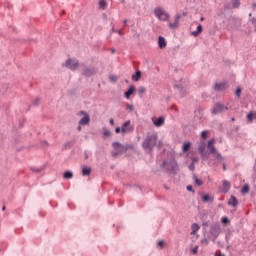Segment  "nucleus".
Here are the masks:
<instances>
[{
	"mask_svg": "<svg viewBox=\"0 0 256 256\" xmlns=\"http://www.w3.org/2000/svg\"><path fill=\"white\" fill-rule=\"evenodd\" d=\"M157 245L160 249H163V247H165V241L160 240Z\"/></svg>",
	"mask_w": 256,
	"mask_h": 256,
	"instance_id": "c9c22d12",
	"label": "nucleus"
},
{
	"mask_svg": "<svg viewBox=\"0 0 256 256\" xmlns=\"http://www.w3.org/2000/svg\"><path fill=\"white\" fill-rule=\"evenodd\" d=\"M197 161H199V158H195V157L192 158V163L193 164L197 163Z\"/></svg>",
	"mask_w": 256,
	"mask_h": 256,
	"instance_id": "de8ad7c7",
	"label": "nucleus"
},
{
	"mask_svg": "<svg viewBox=\"0 0 256 256\" xmlns=\"http://www.w3.org/2000/svg\"><path fill=\"white\" fill-rule=\"evenodd\" d=\"M197 251H199V247H198V246H196V247H194V248L192 249V253H193L194 255H197Z\"/></svg>",
	"mask_w": 256,
	"mask_h": 256,
	"instance_id": "ea45409f",
	"label": "nucleus"
},
{
	"mask_svg": "<svg viewBox=\"0 0 256 256\" xmlns=\"http://www.w3.org/2000/svg\"><path fill=\"white\" fill-rule=\"evenodd\" d=\"M116 33H118V35H123V31L121 30H116Z\"/></svg>",
	"mask_w": 256,
	"mask_h": 256,
	"instance_id": "864d4df0",
	"label": "nucleus"
},
{
	"mask_svg": "<svg viewBox=\"0 0 256 256\" xmlns=\"http://www.w3.org/2000/svg\"><path fill=\"white\" fill-rule=\"evenodd\" d=\"M112 146L115 150V152L112 153L113 157H117L118 155H121V153H125V151H127V147L123 146V144L119 142H114Z\"/></svg>",
	"mask_w": 256,
	"mask_h": 256,
	"instance_id": "0eeeda50",
	"label": "nucleus"
},
{
	"mask_svg": "<svg viewBox=\"0 0 256 256\" xmlns=\"http://www.w3.org/2000/svg\"><path fill=\"white\" fill-rule=\"evenodd\" d=\"M126 109H128L129 111H135V107L131 104H127Z\"/></svg>",
	"mask_w": 256,
	"mask_h": 256,
	"instance_id": "e433bc0d",
	"label": "nucleus"
},
{
	"mask_svg": "<svg viewBox=\"0 0 256 256\" xmlns=\"http://www.w3.org/2000/svg\"><path fill=\"white\" fill-rule=\"evenodd\" d=\"M103 135H104V137H111V131H109V129H107V128H104Z\"/></svg>",
	"mask_w": 256,
	"mask_h": 256,
	"instance_id": "c756f323",
	"label": "nucleus"
},
{
	"mask_svg": "<svg viewBox=\"0 0 256 256\" xmlns=\"http://www.w3.org/2000/svg\"><path fill=\"white\" fill-rule=\"evenodd\" d=\"M81 67H83L82 75H84V77H91L97 73V69L95 67H87L83 64H81Z\"/></svg>",
	"mask_w": 256,
	"mask_h": 256,
	"instance_id": "1a4fd4ad",
	"label": "nucleus"
},
{
	"mask_svg": "<svg viewBox=\"0 0 256 256\" xmlns=\"http://www.w3.org/2000/svg\"><path fill=\"white\" fill-rule=\"evenodd\" d=\"M78 117H82L79 121V125H89V123H91V116H89V114L85 111H79L77 113Z\"/></svg>",
	"mask_w": 256,
	"mask_h": 256,
	"instance_id": "423d86ee",
	"label": "nucleus"
},
{
	"mask_svg": "<svg viewBox=\"0 0 256 256\" xmlns=\"http://www.w3.org/2000/svg\"><path fill=\"white\" fill-rule=\"evenodd\" d=\"M111 25H112V29H111L110 33H117V30H115V25H113V23Z\"/></svg>",
	"mask_w": 256,
	"mask_h": 256,
	"instance_id": "79ce46f5",
	"label": "nucleus"
},
{
	"mask_svg": "<svg viewBox=\"0 0 256 256\" xmlns=\"http://www.w3.org/2000/svg\"><path fill=\"white\" fill-rule=\"evenodd\" d=\"M181 17H182L181 14H176L175 21L174 22H169L168 27L170 29H177V27H179V21H180Z\"/></svg>",
	"mask_w": 256,
	"mask_h": 256,
	"instance_id": "f8f14e48",
	"label": "nucleus"
},
{
	"mask_svg": "<svg viewBox=\"0 0 256 256\" xmlns=\"http://www.w3.org/2000/svg\"><path fill=\"white\" fill-rule=\"evenodd\" d=\"M208 133H209V132H207V131H203V132L201 133L202 139H207Z\"/></svg>",
	"mask_w": 256,
	"mask_h": 256,
	"instance_id": "4c0bfd02",
	"label": "nucleus"
},
{
	"mask_svg": "<svg viewBox=\"0 0 256 256\" xmlns=\"http://www.w3.org/2000/svg\"><path fill=\"white\" fill-rule=\"evenodd\" d=\"M109 123H110V125L113 126V125H115V120H114L113 118H111L110 121H109Z\"/></svg>",
	"mask_w": 256,
	"mask_h": 256,
	"instance_id": "8fccbe9b",
	"label": "nucleus"
},
{
	"mask_svg": "<svg viewBox=\"0 0 256 256\" xmlns=\"http://www.w3.org/2000/svg\"><path fill=\"white\" fill-rule=\"evenodd\" d=\"M64 179H73V172L71 171H66L64 173Z\"/></svg>",
	"mask_w": 256,
	"mask_h": 256,
	"instance_id": "bb28decb",
	"label": "nucleus"
},
{
	"mask_svg": "<svg viewBox=\"0 0 256 256\" xmlns=\"http://www.w3.org/2000/svg\"><path fill=\"white\" fill-rule=\"evenodd\" d=\"M229 107L224 106L221 103H217L214 105L213 109H212V115H219V113H223V111H228Z\"/></svg>",
	"mask_w": 256,
	"mask_h": 256,
	"instance_id": "9d476101",
	"label": "nucleus"
},
{
	"mask_svg": "<svg viewBox=\"0 0 256 256\" xmlns=\"http://www.w3.org/2000/svg\"><path fill=\"white\" fill-rule=\"evenodd\" d=\"M207 149L209 153L216 157L218 163H222L223 156L221 155V153H219V151H217V148H215V139H211L208 141Z\"/></svg>",
	"mask_w": 256,
	"mask_h": 256,
	"instance_id": "f03ea898",
	"label": "nucleus"
},
{
	"mask_svg": "<svg viewBox=\"0 0 256 256\" xmlns=\"http://www.w3.org/2000/svg\"><path fill=\"white\" fill-rule=\"evenodd\" d=\"M203 33V26L200 24L197 26V29L192 32L193 37H199Z\"/></svg>",
	"mask_w": 256,
	"mask_h": 256,
	"instance_id": "f3484780",
	"label": "nucleus"
},
{
	"mask_svg": "<svg viewBox=\"0 0 256 256\" xmlns=\"http://www.w3.org/2000/svg\"><path fill=\"white\" fill-rule=\"evenodd\" d=\"M110 79H111L112 81H117V77H116V76H111Z\"/></svg>",
	"mask_w": 256,
	"mask_h": 256,
	"instance_id": "603ef678",
	"label": "nucleus"
},
{
	"mask_svg": "<svg viewBox=\"0 0 256 256\" xmlns=\"http://www.w3.org/2000/svg\"><path fill=\"white\" fill-rule=\"evenodd\" d=\"M153 124L155 125V127H163V125H165V118L159 117L158 119L153 121Z\"/></svg>",
	"mask_w": 256,
	"mask_h": 256,
	"instance_id": "2eb2a0df",
	"label": "nucleus"
},
{
	"mask_svg": "<svg viewBox=\"0 0 256 256\" xmlns=\"http://www.w3.org/2000/svg\"><path fill=\"white\" fill-rule=\"evenodd\" d=\"M210 233L214 237H218L219 233H221V226H219V224L212 225L211 228H210Z\"/></svg>",
	"mask_w": 256,
	"mask_h": 256,
	"instance_id": "ddd939ff",
	"label": "nucleus"
},
{
	"mask_svg": "<svg viewBox=\"0 0 256 256\" xmlns=\"http://www.w3.org/2000/svg\"><path fill=\"white\" fill-rule=\"evenodd\" d=\"M199 229H201V227L197 224V223H194L191 225V234L192 235H195V233H197V231H199Z\"/></svg>",
	"mask_w": 256,
	"mask_h": 256,
	"instance_id": "4be33fe9",
	"label": "nucleus"
},
{
	"mask_svg": "<svg viewBox=\"0 0 256 256\" xmlns=\"http://www.w3.org/2000/svg\"><path fill=\"white\" fill-rule=\"evenodd\" d=\"M138 93H139V95H143V94L147 93V88H145V87H140V88L138 89Z\"/></svg>",
	"mask_w": 256,
	"mask_h": 256,
	"instance_id": "7c9ffc66",
	"label": "nucleus"
},
{
	"mask_svg": "<svg viewBox=\"0 0 256 256\" xmlns=\"http://www.w3.org/2000/svg\"><path fill=\"white\" fill-rule=\"evenodd\" d=\"M82 175H83V177H87V176L91 175V168L84 166L82 168Z\"/></svg>",
	"mask_w": 256,
	"mask_h": 256,
	"instance_id": "412c9836",
	"label": "nucleus"
},
{
	"mask_svg": "<svg viewBox=\"0 0 256 256\" xmlns=\"http://www.w3.org/2000/svg\"><path fill=\"white\" fill-rule=\"evenodd\" d=\"M252 8H253V9H256V3H253V4H252Z\"/></svg>",
	"mask_w": 256,
	"mask_h": 256,
	"instance_id": "4d7b16f0",
	"label": "nucleus"
},
{
	"mask_svg": "<svg viewBox=\"0 0 256 256\" xmlns=\"http://www.w3.org/2000/svg\"><path fill=\"white\" fill-rule=\"evenodd\" d=\"M241 87H238L237 89H236V92H235V95H236V97H238V99L239 98H241Z\"/></svg>",
	"mask_w": 256,
	"mask_h": 256,
	"instance_id": "72a5a7b5",
	"label": "nucleus"
},
{
	"mask_svg": "<svg viewBox=\"0 0 256 256\" xmlns=\"http://www.w3.org/2000/svg\"><path fill=\"white\" fill-rule=\"evenodd\" d=\"M231 3H232V6L234 7V9H237V7H239L241 5L239 0H231Z\"/></svg>",
	"mask_w": 256,
	"mask_h": 256,
	"instance_id": "c85d7f7f",
	"label": "nucleus"
},
{
	"mask_svg": "<svg viewBox=\"0 0 256 256\" xmlns=\"http://www.w3.org/2000/svg\"><path fill=\"white\" fill-rule=\"evenodd\" d=\"M251 15H252V14L250 13V14H249V17H251Z\"/></svg>",
	"mask_w": 256,
	"mask_h": 256,
	"instance_id": "338daca9",
	"label": "nucleus"
},
{
	"mask_svg": "<svg viewBox=\"0 0 256 256\" xmlns=\"http://www.w3.org/2000/svg\"><path fill=\"white\" fill-rule=\"evenodd\" d=\"M223 169H224V171L227 169L226 166H225V164H223Z\"/></svg>",
	"mask_w": 256,
	"mask_h": 256,
	"instance_id": "680f3d73",
	"label": "nucleus"
},
{
	"mask_svg": "<svg viewBox=\"0 0 256 256\" xmlns=\"http://www.w3.org/2000/svg\"><path fill=\"white\" fill-rule=\"evenodd\" d=\"M154 14L159 21H169V18L171 17L162 7H156L154 9Z\"/></svg>",
	"mask_w": 256,
	"mask_h": 256,
	"instance_id": "20e7f679",
	"label": "nucleus"
},
{
	"mask_svg": "<svg viewBox=\"0 0 256 256\" xmlns=\"http://www.w3.org/2000/svg\"><path fill=\"white\" fill-rule=\"evenodd\" d=\"M7 207L6 206H3L2 207V211H6Z\"/></svg>",
	"mask_w": 256,
	"mask_h": 256,
	"instance_id": "13d9d810",
	"label": "nucleus"
},
{
	"mask_svg": "<svg viewBox=\"0 0 256 256\" xmlns=\"http://www.w3.org/2000/svg\"><path fill=\"white\" fill-rule=\"evenodd\" d=\"M205 149H207V144H205V141H201L198 145V151L203 161L207 159V152H205Z\"/></svg>",
	"mask_w": 256,
	"mask_h": 256,
	"instance_id": "9b49d317",
	"label": "nucleus"
},
{
	"mask_svg": "<svg viewBox=\"0 0 256 256\" xmlns=\"http://www.w3.org/2000/svg\"><path fill=\"white\" fill-rule=\"evenodd\" d=\"M190 171H195V164L191 163L189 166Z\"/></svg>",
	"mask_w": 256,
	"mask_h": 256,
	"instance_id": "c03bdc74",
	"label": "nucleus"
},
{
	"mask_svg": "<svg viewBox=\"0 0 256 256\" xmlns=\"http://www.w3.org/2000/svg\"><path fill=\"white\" fill-rule=\"evenodd\" d=\"M250 21H251V23H252V25H253V27L256 31V18H252Z\"/></svg>",
	"mask_w": 256,
	"mask_h": 256,
	"instance_id": "58836bf2",
	"label": "nucleus"
},
{
	"mask_svg": "<svg viewBox=\"0 0 256 256\" xmlns=\"http://www.w3.org/2000/svg\"><path fill=\"white\" fill-rule=\"evenodd\" d=\"M232 121H235V118H232Z\"/></svg>",
	"mask_w": 256,
	"mask_h": 256,
	"instance_id": "69168bd1",
	"label": "nucleus"
},
{
	"mask_svg": "<svg viewBox=\"0 0 256 256\" xmlns=\"http://www.w3.org/2000/svg\"><path fill=\"white\" fill-rule=\"evenodd\" d=\"M223 188H224V193H229V190L231 189V183L229 181L224 180L223 181Z\"/></svg>",
	"mask_w": 256,
	"mask_h": 256,
	"instance_id": "aec40b11",
	"label": "nucleus"
},
{
	"mask_svg": "<svg viewBox=\"0 0 256 256\" xmlns=\"http://www.w3.org/2000/svg\"><path fill=\"white\" fill-rule=\"evenodd\" d=\"M209 165H211V162H209Z\"/></svg>",
	"mask_w": 256,
	"mask_h": 256,
	"instance_id": "774afa93",
	"label": "nucleus"
},
{
	"mask_svg": "<svg viewBox=\"0 0 256 256\" xmlns=\"http://www.w3.org/2000/svg\"><path fill=\"white\" fill-rule=\"evenodd\" d=\"M189 149H191V143H189V142L184 143L183 152L187 153V151H189Z\"/></svg>",
	"mask_w": 256,
	"mask_h": 256,
	"instance_id": "b1692460",
	"label": "nucleus"
},
{
	"mask_svg": "<svg viewBox=\"0 0 256 256\" xmlns=\"http://www.w3.org/2000/svg\"><path fill=\"white\" fill-rule=\"evenodd\" d=\"M85 159H89V155L85 154Z\"/></svg>",
	"mask_w": 256,
	"mask_h": 256,
	"instance_id": "052dcab7",
	"label": "nucleus"
},
{
	"mask_svg": "<svg viewBox=\"0 0 256 256\" xmlns=\"http://www.w3.org/2000/svg\"><path fill=\"white\" fill-rule=\"evenodd\" d=\"M202 243H203V245H209V240L203 239V240H202Z\"/></svg>",
	"mask_w": 256,
	"mask_h": 256,
	"instance_id": "49530a36",
	"label": "nucleus"
},
{
	"mask_svg": "<svg viewBox=\"0 0 256 256\" xmlns=\"http://www.w3.org/2000/svg\"><path fill=\"white\" fill-rule=\"evenodd\" d=\"M214 89L216 91H225V89H227V83L225 82L216 83Z\"/></svg>",
	"mask_w": 256,
	"mask_h": 256,
	"instance_id": "4468645a",
	"label": "nucleus"
},
{
	"mask_svg": "<svg viewBox=\"0 0 256 256\" xmlns=\"http://www.w3.org/2000/svg\"><path fill=\"white\" fill-rule=\"evenodd\" d=\"M123 25H124V27L127 25V19H125V20L123 21Z\"/></svg>",
	"mask_w": 256,
	"mask_h": 256,
	"instance_id": "5fc2aeb1",
	"label": "nucleus"
},
{
	"mask_svg": "<svg viewBox=\"0 0 256 256\" xmlns=\"http://www.w3.org/2000/svg\"><path fill=\"white\" fill-rule=\"evenodd\" d=\"M253 119H255V114L253 112H250L247 115V120H248L249 123H253Z\"/></svg>",
	"mask_w": 256,
	"mask_h": 256,
	"instance_id": "a878e982",
	"label": "nucleus"
},
{
	"mask_svg": "<svg viewBox=\"0 0 256 256\" xmlns=\"http://www.w3.org/2000/svg\"><path fill=\"white\" fill-rule=\"evenodd\" d=\"M158 45L160 49H165V47H167V41H165V39L162 36H159Z\"/></svg>",
	"mask_w": 256,
	"mask_h": 256,
	"instance_id": "a211bd4d",
	"label": "nucleus"
},
{
	"mask_svg": "<svg viewBox=\"0 0 256 256\" xmlns=\"http://www.w3.org/2000/svg\"><path fill=\"white\" fill-rule=\"evenodd\" d=\"M228 205H230L231 207H237V205H239V201H237V197L231 196L228 201Z\"/></svg>",
	"mask_w": 256,
	"mask_h": 256,
	"instance_id": "dca6fc26",
	"label": "nucleus"
},
{
	"mask_svg": "<svg viewBox=\"0 0 256 256\" xmlns=\"http://www.w3.org/2000/svg\"><path fill=\"white\" fill-rule=\"evenodd\" d=\"M99 7H100V9H105L107 7V1L106 0H100L99 1Z\"/></svg>",
	"mask_w": 256,
	"mask_h": 256,
	"instance_id": "cd10ccee",
	"label": "nucleus"
},
{
	"mask_svg": "<svg viewBox=\"0 0 256 256\" xmlns=\"http://www.w3.org/2000/svg\"><path fill=\"white\" fill-rule=\"evenodd\" d=\"M163 167L169 173H175V171L179 169V166L177 165V161H175V158L173 157H171L169 160L164 161Z\"/></svg>",
	"mask_w": 256,
	"mask_h": 256,
	"instance_id": "7ed1b4c3",
	"label": "nucleus"
},
{
	"mask_svg": "<svg viewBox=\"0 0 256 256\" xmlns=\"http://www.w3.org/2000/svg\"><path fill=\"white\" fill-rule=\"evenodd\" d=\"M158 138L159 136L157 135V133L147 134L144 141L142 142L143 149L149 152L153 151V147L157 145Z\"/></svg>",
	"mask_w": 256,
	"mask_h": 256,
	"instance_id": "f257e3e1",
	"label": "nucleus"
},
{
	"mask_svg": "<svg viewBox=\"0 0 256 256\" xmlns=\"http://www.w3.org/2000/svg\"><path fill=\"white\" fill-rule=\"evenodd\" d=\"M81 125L79 124V126L77 127V131H81Z\"/></svg>",
	"mask_w": 256,
	"mask_h": 256,
	"instance_id": "6e6d98bb",
	"label": "nucleus"
},
{
	"mask_svg": "<svg viewBox=\"0 0 256 256\" xmlns=\"http://www.w3.org/2000/svg\"><path fill=\"white\" fill-rule=\"evenodd\" d=\"M195 184L198 185V187H201V185H203V181H201V179L195 177L194 178Z\"/></svg>",
	"mask_w": 256,
	"mask_h": 256,
	"instance_id": "2f4dec72",
	"label": "nucleus"
},
{
	"mask_svg": "<svg viewBox=\"0 0 256 256\" xmlns=\"http://www.w3.org/2000/svg\"><path fill=\"white\" fill-rule=\"evenodd\" d=\"M202 201H204V203H209V201H213V199L211 198V196H209V194H205L202 197Z\"/></svg>",
	"mask_w": 256,
	"mask_h": 256,
	"instance_id": "393cba45",
	"label": "nucleus"
},
{
	"mask_svg": "<svg viewBox=\"0 0 256 256\" xmlns=\"http://www.w3.org/2000/svg\"><path fill=\"white\" fill-rule=\"evenodd\" d=\"M200 21H205V18H204V17H201V18H200Z\"/></svg>",
	"mask_w": 256,
	"mask_h": 256,
	"instance_id": "bf43d9fd",
	"label": "nucleus"
},
{
	"mask_svg": "<svg viewBox=\"0 0 256 256\" xmlns=\"http://www.w3.org/2000/svg\"><path fill=\"white\" fill-rule=\"evenodd\" d=\"M254 119H256V112L254 113Z\"/></svg>",
	"mask_w": 256,
	"mask_h": 256,
	"instance_id": "0e129e2a",
	"label": "nucleus"
},
{
	"mask_svg": "<svg viewBox=\"0 0 256 256\" xmlns=\"http://www.w3.org/2000/svg\"><path fill=\"white\" fill-rule=\"evenodd\" d=\"M241 193H249V185H244L241 190Z\"/></svg>",
	"mask_w": 256,
	"mask_h": 256,
	"instance_id": "f704fd0d",
	"label": "nucleus"
},
{
	"mask_svg": "<svg viewBox=\"0 0 256 256\" xmlns=\"http://www.w3.org/2000/svg\"><path fill=\"white\" fill-rule=\"evenodd\" d=\"M115 133L117 134L122 133L121 127H116Z\"/></svg>",
	"mask_w": 256,
	"mask_h": 256,
	"instance_id": "37998d69",
	"label": "nucleus"
},
{
	"mask_svg": "<svg viewBox=\"0 0 256 256\" xmlns=\"http://www.w3.org/2000/svg\"><path fill=\"white\" fill-rule=\"evenodd\" d=\"M133 93H135V86H130L128 91L125 92L126 99H130Z\"/></svg>",
	"mask_w": 256,
	"mask_h": 256,
	"instance_id": "6ab92c4d",
	"label": "nucleus"
},
{
	"mask_svg": "<svg viewBox=\"0 0 256 256\" xmlns=\"http://www.w3.org/2000/svg\"><path fill=\"white\" fill-rule=\"evenodd\" d=\"M174 87H175L176 89H179V91H181V89H183V86L178 85V84H175Z\"/></svg>",
	"mask_w": 256,
	"mask_h": 256,
	"instance_id": "a18cd8bd",
	"label": "nucleus"
},
{
	"mask_svg": "<svg viewBox=\"0 0 256 256\" xmlns=\"http://www.w3.org/2000/svg\"><path fill=\"white\" fill-rule=\"evenodd\" d=\"M221 223H223L224 225H229L230 221L228 217H223L221 219Z\"/></svg>",
	"mask_w": 256,
	"mask_h": 256,
	"instance_id": "473e14b6",
	"label": "nucleus"
},
{
	"mask_svg": "<svg viewBox=\"0 0 256 256\" xmlns=\"http://www.w3.org/2000/svg\"><path fill=\"white\" fill-rule=\"evenodd\" d=\"M111 53H115V49H112V50H111Z\"/></svg>",
	"mask_w": 256,
	"mask_h": 256,
	"instance_id": "e2e57ef3",
	"label": "nucleus"
},
{
	"mask_svg": "<svg viewBox=\"0 0 256 256\" xmlns=\"http://www.w3.org/2000/svg\"><path fill=\"white\" fill-rule=\"evenodd\" d=\"M63 66L67 67V69H70V71H77V69L79 68V60L69 58L63 64Z\"/></svg>",
	"mask_w": 256,
	"mask_h": 256,
	"instance_id": "39448f33",
	"label": "nucleus"
},
{
	"mask_svg": "<svg viewBox=\"0 0 256 256\" xmlns=\"http://www.w3.org/2000/svg\"><path fill=\"white\" fill-rule=\"evenodd\" d=\"M186 189H187V191H193V186L188 185V186L186 187Z\"/></svg>",
	"mask_w": 256,
	"mask_h": 256,
	"instance_id": "09e8293b",
	"label": "nucleus"
},
{
	"mask_svg": "<svg viewBox=\"0 0 256 256\" xmlns=\"http://www.w3.org/2000/svg\"><path fill=\"white\" fill-rule=\"evenodd\" d=\"M122 135H127L129 133H133L135 131V127L131 125V120L124 122L121 126Z\"/></svg>",
	"mask_w": 256,
	"mask_h": 256,
	"instance_id": "6e6552de",
	"label": "nucleus"
},
{
	"mask_svg": "<svg viewBox=\"0 0 256 256\" xmlns=\"http://www.w3.org/2000/svg\"><path fill=\"white\" fill-rule=\"evenodd\" d=\"M141 79V71H137L135 74L132 75L133 81H139Z\"/></svg>",
	"mask_w": 256,
	"mask_h": 256,
	"instance_id": "5701e85b",
	"label": "nucleus"
},
{
	"mask_svg": "<svg viewBox=\"0 0 256 256\" xmlns=\"http://www.w3.org/2000/svg\"><path fill=\"white\" fill-rule=\"evenodd\" d=\"M39 101H41V99L37 98V99L34 101V105H38V104H39Z\"/></svg>",
	"mask_w": 256,
	"mask_h": 256,
	"instance_id": "3c124183",
	"label": "nucleus"
},
{
	"mask_svg": "<svg viewBox=\"0 0 256 256\" xmlns=\"http://www.w3.org/2000/svg\"><path fill=\"white\" fill-rule=\"evenodd\" d=\"M156 145H157L158 149H161V147H163V142L158 141V143L156 142Z\"/></svg>",
	"mask_w": 256,
	"mask_h": 256,
	"instance_id": "a19ab883",
	"label": "nucleus"
}]
</instances>
